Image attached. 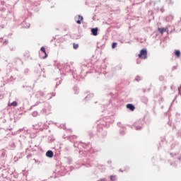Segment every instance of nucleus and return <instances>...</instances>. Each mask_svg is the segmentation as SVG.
Here are the masks:
<instances>
[{"label":"nucleus","mask_w":181,"mask_h":181,"mask_svg":"<svg viewBox=\"0 0 181 181\" xmlns=\"http://www.w3.org/2000/svg\"><path fill=\"white\" fill-rule=\"evenodd\" d=\"M133 127H134L136 131H141L144 127V123H142V120L139 119L134 123Z\"/></svg>","instance_id":"f257e3e1"},{"label":"nucleus","mask_w":181,"mask_h":181,"mask_svg":"<svg viewBox=\"0 0 181 181\" xmlns=\"http://www.w3.org/2000/svg\"><path fill=\"white\" fill-rule=\"evenodd\" d=\"M139 59H148V50L146 49H141L139 54Z\"/></svg>","instance_id":"f03ea898"},{"label":"nucleus","mask_w":181,"mask_h":181,"mask_svg":"<svg viewBox=\"0 0 181 181\" xmlns=\"http://www.w3.org/2000/svg\"><path fill=\"white\" fill-rule=\"evenodd\" d=\"M103 120L105 121V124H106V127H107L108 125H112V124H114V119L110 118V117H106L103 119Z\"/></svg>","instance_id":"7ed1b4c3"},{"label":"nucleus","mask_w":181,"mask_h":181,"mask_svg":"<svg viewBox=\"0 0 181 181\" xmlns=\"http://www.w3.org/2000/svg\"><path fill=\"white\" fill-rule=\"evenodd\" d=\"M99 33H100V28H98V27L91 28V35H93V36H98Z\"/></svg>","instance_id":"20e7f679"},{"label":"nucleus","mask_w":181,"mask_h":181,"mask_svg":"<svg viewBox=\"0 0 181 181\" xmlns=\"http://www.w3.org/2000/svg\"><path fill=\"white\" fill-rule=\"evenodd\" d=\"M75 21L76 22V23H78V25L81 24V21H83V16H76L75 17Z\"/></svg>","instance_id":"39448f33"},{"label":"nucleus","mask_w":181,"mask_h":181,"mask_svg":"<svg viewBox=\"0 0 181 181\" xmlns=\"http://www.w3.org/2000/svg\"><path fill=\"white\" fill-rule=\"evenodd\" d=\"M126 108H127V110H129L130 111H135V105L132 103L127 104L126 105Z\"/></svg>","instance_id":"423d86ee"},{"label":"nucleus","mask_w":181,"mask_h":181,"mask_svg":"<svg viewBox=\"0 0 181 181\" xmlns=\"http://www.w3.org/2000/svg\"><path fill=\"white\" fill-rule=\"evenodd\" d=\"M141 103H143L144 104H148V98H146V96H143V97H141Z\"/></svg>","instance_id":"0eeeda50"},{"label":"nucleus","mask_w":181,"mask_h":181,"mask_svg":"<svg viewBox=\"0 0 181 181\" xmlns=\"http://www.w3.org/2000/svg\"><path fill=\"white\" fill-rule=\"evenodd\" d=\"M53 151H48L46 153V156H47V158H53Z\"/></svg>","instance_id":"6e6552de"},{"label":"nucleus","mask_w":181,"mask_h":181,"mask_svg":"<svg viewBox=\"0 0 181 181\" xmlns=\"http://www.w3.org/2000/svg\"><path fill=\"white\" fill-rule=\"evenodd\" d=\"M40 50L41 52H42V53H45V57H43V59H46V57H47V54L46 53V49L45 48V47H42Z\"/></svg>","instance_id":"1a4fd4ad"},{"label":"nucleus","mask_w":181,"mask_h":181,"mask_svg":"<svg viewBox=\"0 0 181 181\" xmlns=\"http://www.w3.org/2000/svg\"><path fill=\"white\" fill-rule=\"evenodd\" d=\"M8 107H18V103L16 101H13L11 103H8Z\"/></svg>","instance_id":"9d476101"},{"label":"nucleus","mask_w":181,"mask_h":181,"mask_svg":"<svg viewBox=\"0 0 181 181\" xmlns=\"http://www.w3.org/2000/svg\"><path fill=\"white\" fill-rule=\"evenodd\" d=\"M166 22H170L171 21H173V16H168L165 18Z\"/></svg>","instance_id":"9b49d317"},{"label":"nucleus","mask_w":181,"mask_h":181,"mask_svg":"<svg viewBox=\"0 0 181 181\" xmlns=\"http://www.w3.org/2000/svg\"><path fill=\"white\" fill-rule=\"evenodd\" d=\"M165 30H166V28H158V32L161 35H163V33H165Z\"/></svg>","instance_id":"f8f14e48"},{"label":"nucleus","mask_w":181,"mask_h":181,"mask_svg":"<svg viewBox=\"0 0 181 181\" xmlns=\"http://www.w3.org/2000/svg\"><path fill=\"white\" fill-rule=\"evenodd\" d=\"M110 179L111 181H117V175H110Z\"/></svg>","instance_id":"ddd939ff"},{"label":"nucleus","mask_w":181,"mask_h":181,"mask_svg":"<svg viewBox=\"0 0 181 181\" xmlns=\"http://www.w3.org/2000/svg\"><path fill=\"white\" fill-rule=\"evenodd\" d=\"M175 54L177 56V57H180V50H175Z\"/></svg>","instance_id":"4468645a"},{"label":"nucleus","mask_w":181,"mask_h":181,"mask_svg":"<svg viewBox=\"0 0 181 181\" xmlns=\"http://www.w3.org/2000/svg\"><path fill=\"white\" fill-rule=\"evenodd\" d=\"M119 134L122 136L125 135V128H123L122 130L119 131Z\"/></svg>","instance_id":"2eb2a0df"},{"label":"nucleus","mask_w":181,"mask_h":181,"mask_svg":"<svg viewBox=\"0 0 181 181\" xmlns=\"http://www.w3.org/2000/svg\"><path fill=\"white\" fill-rule=\"evenodd\" d=\"M117 45H118V43H117V42H112V49H115V47H117Z\"/></svg>","instance_id":"dca6fc26"},{"label":"nucleus","mask_w":181,"mask_h":181,"mask_svg":"<svg viewBox=\"0 0 181 181\" xmlns=\"http://www.w3.org/2000/svg\"><path fill=\"white\" fill-rule=\"evenodd\" d=\"M73 47H74V49H77V48L78 47V44L74 43Z\"/></svg>","instance_id":"f3484780"},{"label":"nucleus","mask_w":181,"mask_h":181,"mask_svg":"<svg viewBox=\"0 0 181 181\" xmlns=\"http://www.w3.org/2000/svg\"><path fill=\"white\" fill-rule=\"evenodd\" d=\"M168 4H170V5H173V1L172 0H167Z\"/></svg>","instance_id":"a211bd4d"},{"label":"nucleus","mask_w":181,"mask_h":181,"mask_svg":"<svg viewBox=\"0 0 181 181\" xmlns=\"http://www.w3.org/2000/svg\"><path fill=\"white\" fill-rule=\"evenodd\" d=\"M136 81H141V78H139V76H136V78H135Z\"/></svg>","instance_id":"6ab92c4d"},{"label":"nucleus","mask_w":181,"mask_h":181,"mask_svg":"<svg viewBox=\"0 0 181 181\" xmlns=\"http://www.w3.org/2000/svg\"><path fill=\"white\" fill-rule=\"evenodd\" d=\"M170 88H171V90H174L175 89V86L172 85Z\"/></svg>","instance_id":"aec40b11"},{"label":"nucleus","mask_w":181,"mask_h":181,"mask_svg":"<svg viewBox=\"0 0 181 181\" xmlns=\"http://www.w3.org/2000/svg\"><path fill=\"white\" fill-rule=\"evenodd\" d=\"M160 12H161L162 13H163V12H164L163 7L160 8Z\"/></svg>","instance_id":"412c9836"},{"label":"nucleus","mask_w":181,"mask_h":181,"mask_svg":"<svg viewBox=\"0 0 181 181\" xmlns=\"http://www.w3.org/2000/svg\"><path fill=\"white\" fill-rule=\"evenodd\" d=\"M112 163V162L111 160H108V161H107L108 165H111Z\"/></svg>","instance_id":"4be33fe9"},{"label":"nucleus","mask_w":181,"mask_h":181,"mask_svg":"<svg viewBox=\"0 0 181 181\" xmlns=\"http://www.w3.org/2000/svg\"><path fill=\"white\" fill-rule=\"evenodd\" d=\"M100 181H107V179L103 178V179H100Z\"/></svg>","instance_id":"5701e85b"},{"label":"nucleus","mask_w":181,"mask_h":181,"mask_svg":"<svg viewBox=\"0 0 181 181\" xmlns=\"http://www.w3.org/2000/svg\"><path fill=\"white\" fill-rule=\"evenodd\" d=\"M117 125L119 127V125H121V122H117Z\"/></svg>","instance_id":"b1692460"},{"label":"nucleus","mask_w":181,"mask_h":181,"mask_svg":"<svg viewBox=\"0 0 181 181\" xmlns=\"http://www.w3.org/2000/svg\"><path fill=\"white\" fill-rule=\"evenodd\" d=\"M146 89L143 90V93H146Z\"/></svg>","instance_id":"393cba45"},{"label":"nucleus","mask_w":181,"mask_h":181,"mask_svg":"<svg viewBox=\"0 0 181 181\" xmlns=\"http://www.w3.org/2000/svg\"><path fill=\"white\" fill-rule=\"evenodd\" d=\"M180 159H181V157H180V158H177V160H180Z\"/></svg>","instance_id":"a878e982"},{"label":"nucleus","mask_w":181,"mask_h":181,"mask_svg":"<svg viewBox=\"0 0 181 181\" xmlns=\"http://www.w3.org/2000/svg\"><path fill=\"white\" fill-rule=\"evenodd\" d=\"M119 171H120V172H124V171H123V170H122L121 169H119Z\"/></svg>","instance_id":"bb28decb"},{"label":"nucleus","mask_w":181,"mask_h":181,"mask_svg":"<svg viewBox=\"0 0 181 181\" xmlns=\"http://www.w3.org/2000/svg\"><path fill=\"white\" fill-rule=\"evenodd\" d=\"M170 156H173V153H170Z\"/></svg>","instance_id":"cd10ccee"},{"label":"nucleus","mask_w":181,"mask_h":181,"mask_svg":"<svg viewBox=\"0 0 181 181\" xmlns=\"http://www.w3.org/2000/svg\"><path fill=\"white\" fill-rule=\"evenodd\" d=\"M93 21H95V18L94 17L93 18Z\"/></svg>","instance_id":"c85d7f7f"},{"label":"nucleus","mask_w":181,"mask_h":181,"mask_svg":"<svg viewBox=\"0 0 181 181\" xmlns=\"http://www.w3.org/2000/svg\"><path fill=\"white\" fill-rule=\"evenodd\" d=\"M173 69H176V66H173Z\"/></svg>","instance_id":"c756f323"},{"label":"nucleus","mask_w":181,"mask_h":181,"mask_svg":"<svg viewBox=\"0 0 181 181\" xmlns=\"http://www.w3.org/2000/svg\"><path fill=\"white\" fill-rule=\"evenodd\" d=\"M129 168H127V170H129Z\"/></svg>","instance_id":"7c9ffc66"},{"label":"nucleus","mask_w":181,"mask_h":181,"mask_svg":"<svg viewBox=\"0 0 181 181\" xmlns=\"http://www.w3.org/2000/svg\"><path fill=\"white\" fill-rule=\"evenodd\" d=\"M129 168H127V170H129Z\"/></svg>","instance_id":"2f4dec72"}]
</instances>
